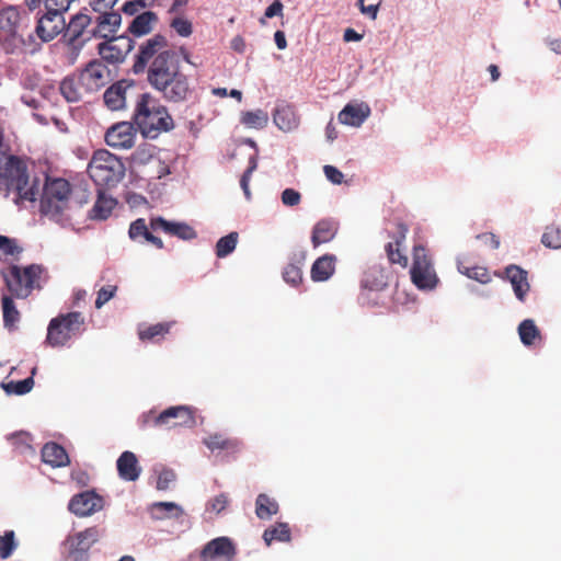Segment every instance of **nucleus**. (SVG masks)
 Listing matches in <instances>:
<instances>
[{"instance_id": "f257e3e1", "label": "nucleus", "mask_w": 561, "mask_h": 561, "mask_svg": "<svg viewBox=\"0 0 561 561\" xmlns=\"http://www.w3.org/2000/svg\"><path fill=\"white\" fill-rule=\"evenodd\" d=\"M167 47V38L156 34L139 46L136 55L133 71L138 75L147 70V80L152 88L181 71L178 55Z\"/></svg>"}, {"instance_id": "f03ea898", "label": "nucleus", "mask_w": 561, "mask_h": 561, "mask_svg": "<svg viewBox=\"0 0 561 561\" xmlns=\"http://www.w3.org/2000/svg\"><path fill=\"white\" fill-rule=\"evenodd\" d=\"M0 194L15 195V201L36 199L38 183L31 181L24 159L0 151Z\"/></svg>"}, {"instance_id": "7ed1b4c3", "label": "nucleus", "mask_w": 561, "mask_h": 561, "mask_svg": "<svg viewBox=\"0 0 561 561\" xmlns=\"http://www.w3.org/2000/svg\"><path fill=\"white\" fill-rule=\"evenodd\" d=\"M88 201L87 190H73L66 179L47 175L41 196V211L50 218H58L70 210L73 205L80 208Z\"/></svg>"}, {"instance_id": "20e7f679", "label": "nucleus", "mask_w": 561, "mask_h": 561, "mask_svg": "<svg viewBox=\"0 0 561 561\" xmlns=\"http://www.w3.org/2000/svg\"><path fill=\"white\" fill-rule=\"evenodd\" d=\"M133 121L145 137L152 139L174 128V121L168 108L149 93L137 95Z\"/></svg>"}, {"instance_id": "39448f33", "label": "nucleus", "mask_w": 561, "mask_h": 561, "mask_svg": "<svg viewBox=\"0 0 561 561\" xmlns=\"http://www.w3.org/2000/svg\"><path fill=\"white\" fill-rule=\"evenodd\" d=\"M88 174L99 187H114L125 176L124 162L106 149L96 150L89 164Z\"/></svg>"}, {"instance_id": "423d86ee", "label": "nucleus", "mask_w": 561, "mask_h": 561, "mask_svg": "<svg viewBox=\"0 0 561 561\" xmlns=\"http://www.w3.org/2000/svg\"><path fill=\"white\" fill-rule=\"evenodd\" d=\"M84 317L79 311L59 314L50 320L47 328L46 343L51 347H60L83 330Z\"/></svg>"}, {"instance_id": "0eeeda50", "label": "nucleus", "mask_w": 561, "mask_h": 561, "mask_svg": "<svg viewBox=\"0 0 561 561\" xmlns=\"http://www.w3.org/2000/svg\"><path fill=\"white\" fill-rule=\"evenodd\" d=\"M43 271V267L37 264L24 268L12 265L4 276L9 291L16 298H26L34 288L39 287L38 280Z\"/></svg>"}, {"instance_id": "6e6552de", "label": "nucleus", "mask_w": 561, "mask_h": 561, "mask_svg": "<svg viewBox=\"0 0 561 561\" xmlns=\"http://www.w3.org/2000/svg\"><path fill=\"white\" fill-rule=\"evenodd\" d=\"M20 12L9 7L0 11V43L7 53H14L25 45Z\"/></svg>"}, {"instance_id": "1a4fd4ad", "label": "nucleus", "mask_w": 561, "mask_h": 561, "mask_svg": "<svg viewBox=\"0 0 561 561\" xmlns=\"http://www.w3.org/2000/svg\"><path fill=\"white\" fill-rule=\"evenodd\" d=\"M411 280L419 289H433L438 278L427 250L419 244L413 247Z\"/></svg>"}, {"instance_id": "9d476101", "label": "nucleus", "mask_w": 561, "mask_h": 561, "mask_svg": "<svg viewBox=\"0 0 561 561\" xmlns=\"http://www.w3.org/2000/svg\"><path fill=\"white\" fill-rule=\"evenodd\" d=\"M104 529L98 526L89 527L69 536L64 543L65 561H83L88 558L90 548L99 541Z\"/></svg>"}, {"instance_id": "9b49d317", "label": "nucleus", "mask_w": 561, "mask_h": 561, "mask_svg": "<svg viewBox=\"0 0 561 561\" xmlns=\"http://www.w3.org/2000/svg\"><path fill=\"white\" fill-rule=\"evenodd\" d=\"M91 21L92 19L88 14L77 13L70 19L64 30V38L68 46L73 50L75 58L78 56L84 44L93 38L90 31L87 30L91 24Z\"/></svg>"}, {"instance_id": "f8f14e48", "label": "nucleus", "mask_w": 561, "mask_h": 561, "mask_svg": "<svg viewBox=\"0 0 561 561\" xmlns=\"http://www.w3.org/2000/svg\"><path fill=\"white\" fill-rule=\"evenodd\" d=\"M153 424L193 427L196 424L195 410L187 405L170 407L154 417Z\"/></svg>"}, {"instance_id": "ddd939ff", "label": "nucleus", "mask_w": 561, "mask_h": 561, "mask_svg": "<svg viewBox=\"0 0 561 561\" xmlns=\"http://www.w3.org/2000/svg\"><path fill=\"white\" fill-rule=\"evenodd\" d=\"M237 547L229 537H217L208 541L199 553L201 561H233Z\"/></svg>"}, {"instance_id": "4468645a", "label": "nucleus", "mask_w": 561, "mask_h": 561, "mask_svg": "<svg viewBox=\"0 0 561 561\" xmlns=\"http://www.w3.org/2000/svg\"><path fill=\"white\" fill-rule=\"evenodd\" d=\"M131 48L133 41L127 36L112 37L98 45L102 61L113 65L123 62Z\"/></svg>"}, {"instance_id": "2eb2a0df", "label": "nucleus", "mask_w": 561, "mask_h": 561, "mask_svg": "<svg viewBox=\"0 0 561 561\" xmlns=\"http://www.w3.org/2000/svg\"><path fill=\"white\" fill-rule=\"evenodd\" d=\"M79 76L87 93H93L105 87L110 78V69L102 60L93 59Z\"/></svg>"}, {"instance_id": "dca6fc26", "label": "nucleus", "mask_w": 561, "mask_h": 561, "mask_svg": "<svg viewBox=\"0 0 561 561\" xmlns=\"http://www.w3.org/2000/svg\"><path fill=\"white\" fill-rule=\"evenodd\" d=\"M154 89L161 92L167 101L173 103L186 101L192 92L188 79L182 71L176 73V76H172V78H168L167 82L157 84Z\"/></svg>"}, {"instance_id": "f3484780", "label": "nucleus", "mask_w": 561, "mask_h": 561, "mask_svg": "<svg viewBox=\"0 0 561 561\" xmlns=\"http://www.w3.org/2000/svg\"><path fill=\"white\" fill-rule=\"evenodd\" d=\"M137 130L133 123L119 122L105 133V142L114 149H130L135 145Z\"/></svg>"}, {"instance_id": "a211bd4d", "label": "nucleus", "mask_w": 561, "mask_h": 561, "mask_svg": "<svg viewBox=\"0 0 561 561\" xmlns=\"http://www.w3.org/2000/svg\"><path fill=\"white\" fill-rule=\"evenodd\" d=\"M104 506L103 497L94 491H84L71 497L68 510L79 517L90 516Z\"/></svg>"}, {"instance_id": "6ab92c4d", "label": "nucleus", "mask_w": 561, "mask_h": 561, "mask_svg": "<svg viewBox=\"0 0 561 561\" xmlns=\"http://www.w3.org/2000/svg\"><path fill=\"white\" fill-rule=\"evenodd\" d=\"M66 27V21L59 12H47L38 19L36 34L43 42H49L59 35Z\"/></svg>"}, {"instance_id": "aec40b11", "label": "nucleus", "mask_w": 561, "mask_h": 561, "mask_svg": "<svg viewBox=\"0 0 561 561\" xmlns=\"http://www.w3.org/2000/svg\"><path fill=\"white\" fill-rule=\"evenodd\" d=\"M134 90L135 85L131 82L119 80L105 90L103 94L104 104L111 111L123 110Z\"/></svg>"}, {"instance_id": "412c9836", "label": "nucleus", "mask_w": 561, "mask_h": 561, "mask_svg": "<svg viewBox=\"0 0 561 561\" xmlns=\"http://www.w3.org/2000/svg\"><path fill=\"white\" fill-rule=\"evenodd\" d=\"M149 227L152 231L162 230L167 234L178 237L179 239L188 241L197 237L193 227L185 222L168 221L162 217L150 219Z\"/></svg>"}, {"instance_id": "4be33fe9", "label": "nucleus", "mask_w": 561, "mask_h": 561, "mask_svg": "<svg viewBox=\"0 0 561 561\" xmlns=\"http://www.w3.org/2000/svg\"><path fill=\"white\" fill-rule=\"evenodd\" d=\"M122 23V15L118 12L110 11L100 13L95 19V26L90 30L93 38L108 39L115 37V33Z\"/></svg>"}, {"instance_id": "5701e85b", "label": "nucleus", "mask_w": 561, "mask_h": 561, "mask_svg": "<svg viewBox=\"0 0 561 561\" xmlns=\"http://www.w3.org/2000/svg\"><path fill=\"white\" fill-rule=\"evenodd\" d=\"M408 227L403 222L397 225V233L393 236V241L388 242L385 247L387 257L391 264H398L405 268L408 266V256L402 251V245L407 239Z\"/></svg>"}, {"instance_id": "b1692460", "label": "nucleus", "mask_w": 561, "mask_h": 561, "mask_svg": "<svg viewBox=\"0 0 561 561\" xmlns=\"http://www.w3.org/2000/svg\"><path fill=\"white\" fill-rule=\"evenodd\" d=\"M370 115V107L366 103H348L339 113L337 119L341 124L359 127Z\"/></svg>"}, {"instance_id": "393cba45", "label": "nucleus", "mask_w": 561, "mask_h": 561, "mask_svg": "<svg viewBox=\"0 0 561 561\" xmlns=\"http://www.w3.org/2000/svg\"><path fill=\"white\" fill-rule=\"evenodd\" d=\"M389 273L381 265L369 266L362 278L360 286L364 289L380 291L388 286Z\"/></svg>"}, {"instance_id": "a878e982", "label": "nucleus", "mask_w": 561, "mask_h": 561, "mask_svg": "<svg viewBox=\"0 0 561 561\" xmlns=\"http://www.w3.org/2000/svg\"><path fill=\"white\" fill-rule=\"evenodd\" d=\"M116 467L118 476L125 481H136L141 473L136 455L129 450L122 453L116 461Z\"/></svg>"}, {"instance_id": "bb28decb", "label": "nucleus", "mask_w": 561, "mask_h": 561, "mask_svg": "<svg viewBox=\"0 0 561 561\" xmlns=\"http://www.w3.org/2000/svg\"><path fill=\"white\" fill-rule=\"evenodd\" d=\"M275 125L283 131H291L299 125V116L293 105L280 104L273 113Z\"/></svg>"}, {"instance_id": "cd10ccee", "label": "nucleus", "mask_w": 561, "mask_h": 561, "mask_svg": "<svg viewBox=\"0 0 561 561\" xmlns=\"http://www.w3.org/2000/svg\"><path fill=\"white\" fill-rule=\"evenodd\" d=\"M116 205L117 201L113 196L106 194L102 190H99L96 199L89 211L88 217L92 220H105L111 216Z\"/></svg>"}, {"instance_id": "c85d7f7f", "label": "nucleus", "mask_w": 561, "mask_h": 561, "mask_svg": "<svg viewBox=\"0 0 561 561\" xmlns=\"http://www.w3.org/2000/svg\"><path fill=\"white\" fill-rule=\"evenodd\" d=\"M339 230L337 221L333 219H321L318 221L312 230L311 243L313 248L319 247L322 243L330 242L334 239Z\"/></svg>"}, {"instance_id": "c756f323", "label": "nucleus", "mask_w": 561, "mask_h": 561, "mask_svg": "<svg viewBox=\"0 0 561 561\" xmlns=\"http://www.w3.org/2000/svg\"><path fill=\"white\" fill-rule=\"evenodd\" d=\"M59 91L67 102H79L85 91V87L81 82L80 76H68L59 85Z\"/></svg>"}, {"instance_id": "7c9ffc66", "label": "nucleus", "mask_w": 561, "mask_h": 561, "mask_svg": "<svg viewBox=\"0 0 561 561\" xmlns=\"http://www.w3.org/2000/svg\"><path fill=\"white\" fill-rule=\"evenodd\" d=\"M505 274L513 286L516 297L520 301H524L525 296L529 290L527 272L517 265H510L505 268Z\"/></svg>"}, {"instance_id": "2f4dec72", "label": "nucleus", "mask_w": 561, "mask_h": 561, "mask_svg": "<svg viewBox=\"0 0 561 561\" xmlns=\"http://www.w3.org/2000/svg\"><path fill=\"white\" fill-rule=\"evenodd\" d=\"M336 257L333 254H324L318 257L311 266V278L314 282L328 280L335 271Z\"/></svg>"}, {"instance_id": "473e14b6", "label": "nucleus", "mask_w": 561, "mask_h": 561, "mask_svg": "<svg viewBox=\"0 0 561 561\" xmlns=\"http://www.w3.org/2000/svg\"><path fill=\"white\" fill-rule=\"evenodd\" d=\"M42 459L54 468L65 467L70 461L65 448L54 442L44 445L42 448Z\"/></svg>"}, {"instance_id": "72a5a7b5", "label": "nucleus", "mask_w": 561, "mask_h": 561, "mask_svg": "<svg viewBox=\"0 0 561 561\" xmlns=\"http://www.w3.org/2000/svg\"><path fill=\"white\" fill-rule=\"evenodd\" d=\"M203 443L211 451L226 450L236 453L240 449L241 445V443L237 438L227 437L221 433L208 435L203 439Z\"/></svg>"}, {"instance_id": "f704fd0d", "label": "nucleus", "mask_w": 561, "mask_h": 561, "mask_svg": "<svg viewBox=\"0 0 561 561\" xmlns=\"http://www.w3.org/2000/svg\"><path fill=\"white\" fill-rule=\"evenodd\" d=\"M158 21V15L152 11H146L137 15L130 25L128 31L135 36H142L152 31L153 24Z\"/></svg>"}, {"instance_id": "c9c22d12", "label": "nucleus", "mask_w": 561, "mask_h": 561, "mask_svg": "<svg viewBox=\"0 0 561 561\" xmlns=\"http://www.w3.org/2000/svg\"><path fill=\"white\" fill-rule=\"evenodd\" d=\"M172 324L173 322H161L139 329V339L144 342H159L170 332Z\"/></svg>"}, {"instance_id": "e433bc0d", "label": "nucleus", "mask_w": 561, "mask_h": 561, "mask_svg": "<svg viewBox=\"0 0 561 561\" xmlns=\"http://www.w3.org/2000/svg\"><path fill=\"white\" fill-rule=\"evenodd\" d=\"M457 268L462 275H466L468 278L474 279L481 284H488L491 282V275L484 266H469L465 260H459L457 262Z\"/></svg>"}, {"instance_id": "4c0bfd02", "label": "nucleus", "mask_w": 561, "mask_h": 561, "mask_svg": "<svg viewBox=\"0 0 561 561\" xmlns=\"http://www.w3.org/2000/svg\"><path fill=\"white\" fill-rule=\"evenodd\" d=\"M278 513V503L268 495L261 493L255 501V514L260 519H268Z\"/></svg>"}, {"instance_id": "58836bf2", "label": "nucleus", "mask_w": 561, "mask_h": 561, "mask_svg": "<svg viewBox=\"0 0 561 561\" xmlns=\"http://www.w3.org/2000/svg\"><path fill=\"white\" fill-rule=\"evenodd\" d=\"M263 539L266 546H271L275 540L288 542L290 540V528L286 523H276L274 526L265 529Z\"/></svg>"}, {"instance_id": "ea45409f", "label": "nucleus", "mask_w": 561, "mask_h": 561, "mask_svg": "<svg viewBox=\"0 0 561 561\" xmlns=\"http://www.w3.org/2000/svg\"><path fill=\"white\" fill-rule=\"evenodd\" d=\"M518 334L522 343L526 346H530L535 343V340L541 339L540 331L531 319H526L519 323Z\"/></svg>"}, {"instance_id": "a19ab883", "label": "nucleus", "mask_w": 561, "mask_h": 561, "mask_svg": "<svg viewBox=\"0 0 561 561\" xmlns=\"http://www.w3.org/2000/svg\"><path fill=\"white\" fill-rule=\"evenodd\" d=\"M3 323L9 330H13L20 321V312L16 309L13 299L10 296L2 297Z\"/></svg>"}, {"instance_id": "79ce46f5", "label": "nucleus", "mask_w": 561, "mask_h": 561, "mask_svg": "<svg viewBox=\"0 0 561 561\" xmlns=\"http://www.w3.org/2000/svg\"><path fill=\"white\" fill-rule=\"evenodd\" d=\"M268 115L263 110L242 113L241 123L250 128H263L267 125Z\"/></svg>"}, {"instance_id": "37998d69", "label": "nucleus", "mask_w": 561, "mask_h": 561, "mask_svg": "<svg viewBox=\"0 0 561 561\" xmlns=\"http://www.w3.org/2000/svg\"><path fill=\"white\" fill-rule=\"evenodd\" d=\"M34 387L33 377H27L20 381H10L2 383V388L8 394L23 396L28 393Z\"/></svg>"}, {"instance_id": "c03bdc74", "label": "nucleus", "mask_w": 561, "mask_h": 561, "mask_svg": "<svg viewBox=\"0 0 561 561\" xmlns=\"http://www.w3.org/2000/svg\"><path fill=\"white\" fill-rule=\"evenodd\" d=\"M238 232H230L229 234L220 238L216 243V255L225 257L236 249L238 242Z\"/></svg>"}, {"instance_id": "a18cd8bd", "label": "nucleus", "mask_w": 561, "mask_h": 561, "mask_svg": "<svg viewBox=\"0 0 561 561\" xmlns=\"http://www.w3.org/2000/svg\"><path fill=\"white\" fill-rule=\"evenodd\" d=\"M541 242L545 247L550 249L561 248V229L558 227H547L541 237Z\"/></svg>"}, {"instance_id": "49530a36", "label": "nucleus", "mask_w": 561, "mask_h": 561, "mask_svg": "<svg viewBox=\"0 0 561 561\" xmlns=\"http://www.w3.org/2000/svg\"><path fill=\"white\" fill-rule=\"evenodd\" d=\"M170 27L181 37H190L193 34V24L184 16L173 18Z\"/></svg>"}, {"instance_id": "de8ad7c7", "label": "nucleus", "mask_w": 561, "mask_h": 561, "mask_svg": "<svg viewBox=\"0 0 561 561\" xmlns=\"http://www.w3.org/2000/svg\"><path fill=\"white\" fill-rule=\"evenodd\" d=\"M16 545L14 541V531L8 530L4 533L3 536H0V558L1 559H8L13 550L15 549Z\"/></svg>"}, {"instance_id": "09e8293b", "label": "nucleus", "mask_w": 561, "mask_h": 561, "mask_svg": "<svg viewBox=\"0 0 561 561\" xmlns=\"http://www.w3.org/2000/svg\"><path fill=\"white\" fill-rule=\"evenodd\" d=\"M8 439L11 442V444L14 446V448L20 451V453H23L27 449H31V435L26 432H19V433H14V434H11L10 436H8Z\"/></svg>"}, {"instance_id": "8fccbe9b", "label": "nucleus", "mask_w": 561, "mask_h": 561, "mask_svg": "<svg viewBox=\"0 0 561 561\" xmlns=\"http://www.w3.org/2000/svg\"><path fill=\"white\" fill-rule=\"evenodd\" d=\"M256 168H257V159L255 156H252L249 160V165H248L247 170L244 171V173L242 174V176L240 179V186L243 190L247 198H250V195H251L249 184H250L251 175L256 170Z\"/></svg>"}, {"instance_id": "3c124183", "label": "nucleus", "mask_w": 561, "mask_h": 561, "mask_svg": "<svg viewBox=\"0 0 561 561\" xmlns=\"http://www.w3.org/2000/svg\"><path fill=\"white\" fill-rule=\"evenodd\" d=\"M283 278L286 283L297 286L302 280L301 268L296 264H288L283 272Z\"/></svg>"}, {"instance_id": "603ef678", "label": "nucleus", "mask_w": 561, "mask_h": 561, "mask_svg": "<svg viewBox=\"0 0 561 561\" xmlns=\"http://www.w3.org/2000/svg\"><path fill=\"white\" fill-rule=\"evenodd\" d=\"M117 286L116 285H105L101 287L98 291V296L95 299V308L100 309L107 301H110L116 294Z\"/></svg>"}, {"instance_id": "864d4df0", "label": "nucleus", "mask_w": 561, "mask_h": 561, "mask_svg": "<svg viewBox=\"0 0 561 561\" xmlns=\"http://www.w3.org/2000/svg\"><path fill=\"white\" fill-rule=\"evenodd\" d=\"M0 251L5 255H15L22 252V249L16 244L14 239L5 236H0Z\"/></svg>"}, {"instance_id": "5fc2aeb1", "label": "nucleus", "mask_w": 561, "mask_h": 561, "mask_svg": "<svg viewBox=\"0 0 561 561\" xmlns=\"http://www.w3.org/2000/svg\"><path fill=\"white\" fill-rule=\"evenodd\" d=\"M229 504V497L225 493H220L207 503V511L215 514L221 513Z\"/></svg>"}, {"instance_id": "6e6d98bb", "label": "nucleus", "mask_w": 561, "mask_h": 561, "mask_svg": "<svg viewBox=\"0 0 561 561\" xmlns=\"http://www.w3.org/2000/svg\"><path fill=\"white\" fill-rule=\"evenodd\" d=\"M148 226L144 218H138L129 226L128 236L131 240L138 241L139 238L146 232Z\"/></svg>"}, {"instance_id": "4d7b16f0", "label": "nucleus", "mask_w": 561, "mask_h": 561, "mask_svg": "<svg viewBox=\"0 0 561 561\" xmlns=\"http://www.w3.org/2000/svg\"><path fill=\"white\" fill-rule=\"evenodd\" d=\"M175 480V473L171 469H163L157 479V489L164 491L169 489L170 483Z\"/></svg>"}, {"instance_id": "13d9d810", "label": "nucleus", "mask_w": 561, "mask_h": 561, "mask_svg": "<svg viewBox=\"0 0 561 561\" xmlns=\"http://www.w3.org/2000/svg\"><path fill=\"white\" fill-rule=\"evenodd\" d=\"M75 0H45L46 10H51L53 12H59L64 15V13L69 9L71 2Z\"/></svg>"}, {"instance_id": "bf43d9fd", "label": "nucleus", "mask_w": 561, "mask_h": 561, "mask_svg": "<svg viewBox=\"0 0 561 561\" xmlns=\"http://www.w3.org/2000/svg\"><path fill=\"white\" fill-rule=\"evenodd\" d=\"M301 195L294 188H286L282 193V202L286 206H296L300 203Z\"/></svg>"}, {"instance_id": "052dcab7", "label": "nucleus", "mask_w": 561, "mask_h": 561, "mask_svg": "<svg viewBox=\"0 0 561 561\" xmlns=\"http://www.w3.org/2000/svg\"><path fill=\"white\" fill-rule=\"evenodd\" d=\"M323 172L327 179L333 184H341L343 182L344 175L337 168L333 165H324Z\"/></svg>"}, {"instance_id": "680f3d73", "label": "nucleus", "mask_w": 561, "mask_h": 561, "mask_svg": "<svg viewBox=\"0 0 561 561\" xmlns=\"http://www.w3.org/2000/svg\"><path fill=\"white\" fill-rule=\"evenodd\" d=\"M284 5L280 0H275L265 9L264 18L272 19L274 16H283Z\"/></svg>"}, {"instance_id": "e2e57ef3", "label": "nucleus", "mask_w": 561, "mask_h": 561, "mask_svg": "<svg viewBox=\"0 0 561 561\" xmlns=\"http://www.w3.org/2000/svg\"><path fill=\"white\" fill-rule=\"evenodd\" d=\"M365 0H358V7L363 14L369 16L371 20H375L378 14L379 4H369L365 5Z\"/></svg>"}, {"instance_id": "0e129e2a", "label": "nucleus", "mask_w": 561, "mask_h": 561, "mask_svg": "<svg viewBox=\"0 0 561 561\" xmlns=\"http://www.w3.org/2000/svg\"><path fill=\"white\" fill-rule=\"evenodd\" d=\"M141 238H144L147 242L153 244L157 249H163L164 247L163 241L159 237H156L149 230V228H147L146 232L141 236Z\"/></svg>"}, {"instance_id": "69168bd1", "label": "nucleus", "mask_w": 561, "mask_h": 561, "mask_svg": "<svg viewBox=\"0 0 561 561\" xmlns=\"http://www.w3.org/2000/svg\"><path fill=\"white\" fill-rule=\"evenodd\" d=\"M363 38V35L357 33L355 30L348 27L344 31L343 39L345 42H358Z\"/></svg>"}, {"instance_id": "338daca9", "label": "nucleus", "mask_w": 561, "mask_h": 561, "mask_svg": "<svg viewBox=\"0 0 561 561\" xmlns=\"http://www.w3.org/2000/svg\"><path fill=\"white\" fill-rule=\"evenodd\" d=\"M141 0L128 1L124 4L123 11L126 14L134 15L139 10V3Z\"/></svg>"}, {"instance_id": "774afa93", "label": "nucleus", "mask_w": 561, "mask_h": 561, "mask_svg": "<svg viewBox=\"0 0 561 561\" xmlns=\"http://www.w3.org/2000/svg\"><path fill=\"white\" fill-rule=\"evenodd\" d=\"M274 41L278 49L283 50L287 47V41L283 31H276L274 34Z\"/></svg>"}]
</instances>
